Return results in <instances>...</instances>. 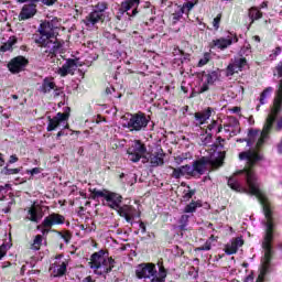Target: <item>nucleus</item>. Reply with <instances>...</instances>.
<instances>
[{
	"label": "nucleus",
	"mask_w": 282,
	"mask_h": 282,
	"mask_svg": "<svg viewBox=\"0 0 282 282\" xmlns=\"http://www.w3.org/2000/svg\"><path fill=\"white\" fill-rule=\"evenodd\" d=\"M261 154L254 151L241 152L239 154V160H246L247 167L243 171L238 172V174L242 175L248 186V192L251 195H256L262 206L264 215L262 224L265 232L262 241V248L264 250L262 265H270V261L272 259V239H274V212L272 210V206H270V202H268V198L263 195V192L259 189L257 175L252 171V166H256L257 162H261Z\"/></svg>",
	"instance_id": "obj_1"
},
{
	"label": "nucleus",
	"mask_w": 282,
	"mask_h": 282,
	"mask_svg": "<svg viewBox=\"0 0 282 282\" xmlns=\"http://www.w3.org/2000/svg\"><path fill=\"white\" fill-rule=\"evenodd\" d=\"M275 72L280 80L273 98V106L265 118L261 133L259 134V130L250 129L248 139H238L237 142H247V147H252L256 142V148L261 149L265 140L270 138V133H272V129H274V124L276 123V118H279V113L282 111V62L275 67Z\"/></svg>",
	"instance_id": "obj_2"
},
{
	"label": "nucleus",
	"mask_w": 282,
	"mask_h": 282,
	"mask_svg": "<svg viewBox=\"0 0 282 282\" xmlns=\"http://www.w3.org/2000/svg\"><path fill=\"white\" fill-rule=\"evenodd\" d=\"M37 32L39 34L33 35L34 43L39 45V47H44L45 54H48V56H56V54H61L63 43H61V41H58L54 34L53 21L42 22L37 29Z\"/></svg>",
	"instance_id": "obj_3"
},
{
	"label": "nucleus",
	"mask_w": 282,
	"mask_h": 282,
	"mask_svg": "<svg viewBox=\"0 0 282 282\" xmlns=\"http://www.w3.org/2000/svg\"><path fill=\"white\" fill-rule=\"evenodd\" d=\"M93 195H95V197H105L107 206H109V208H113V210H117L120 217H124L126 221L133 226V220L135 219V215L138 212L135 210V208L129 205L120 206V204H122L121 195L116 193L105 194V192L96 189L93 192Z\"/></svg>",
	"instance_id": "obj_4"
},
{
	"label": "nucleus",
	"mask_w": 282,
	"mask_h": 282,
	"mask_svg": "<svg viewBox=\"0 0 282 282\" xmlns=\"http://www.w3.org/2000/svg\"><path fill=\"white\" fill-rule=\"evenodd\" d=\"M113 263H116V260L106 256L102 250L93 253L90 257V268L94 270L95 274H98L99 276L109 274V272L113 270Z\"/></svg>",
	"instance_id": "obj_5"
},
{
	"label": "nucleus",
	"mask_w": 282,
	"mask_h": 282,
	"mask_svg": "<svg viewBox=\"0 0 282 282\" xmlns=\"http://www.w3.org/2000/svg\"><path fill=\"white\" fill-rule=\"evenodd\" d=\"M217 158L215 161H212L208 158H202L197 161H195L193 163L194 165V173H198L199 175H204V173H206V171H208V169H210V166H221V164H224V158H226V153L225 152H217Z\"/></svg>",
	"instance_id": "obj_6"
},
{
	"label": "nucleus",
	"mask_w": 282,
	"mask_h": 282,
	"mask_svg": "<svg viewBox=\"0 0 282 282\" xmlns=\"http://www.w3.org/2000/svg\"><path fill=\"white\" fill-rule=\"evenodd\" d=\"M149 122L150 120L144 112H138L131 116L126 127H128L130 131H144V129L149 127Z\"/></svg>",
	"instance_id": "obj_7"
},
{
	"label": "nucleus",
	"mask_w": 282,
	"mask_h": 282,
	"mask_svg": "<svg viewBox=\"0 0 282 282\" xmlns=\"http://www.w3.org/2000/svg\"><path fill=\"white\" fill-rule=\"evenodd\" d=\"M145 153L147 145H144L140 140L134 141L128 149V158L130 162H140Z\"/></svg>",
	"instance_id": "obj_8"
},
{
	"label": "nucleus",
	"mask_w": 282,
	"mask_h": 282,
	"mask_svg": "<svg viewBox=\"0 0 282 282\" xmlns=\"http://www.w3.org/2000/svg\"><path fill=\"white\" fill-rule=\"evenodd\" d=\"M28 1L31 2L23 6L19 14L20 21H28V19H32V17L36 14V3H39L41 0H17L18 3H28Z\"/></svg>",
	"instance_id": "obj_9"
},
{
	"label": "nucleus",
	"mask_w": 282,
	"mask_h": 282,
	"mask_svg": "<svg viewBox=\"0 0 282 282\" xmlns=\"http://www.w3.org/2000/svg\"><path fill=\"white\" fill-rule=\"evenodd\" d=\"M69 111L72 109L66 107L65 112H58L55 117H47L48 118V126L46 128L47 131H54L61 126V122H65V120L69 119Z\"/></svg>",
	"instance_id": "obj_10"
},
{
	"label": "nucleus",
	"mask_w": 282,
	"mask_h": 282,
	"mask_svg": "<svg viewBox=\"0 0 282 282\" xmlns=\"http://www.w3.org/2000/svg\"><path fill=\"white\" fill-rule=\"evenodd\" d=\"M135 274L139 279H151L158 274V270L153 263H141L137 267Z\"/></svg>",
	"instance_id": "obj_11"
},
{
	"label": "nucleus",
	"mask_w": 282,
	"mask_h": 282,
	"mask_svg": "<svg viewBox=\"0 0 282 282\" xmlns=\"http://www.w3.org/2000/svg\"><path fill=\"white\" fill-rule=\"evenodd\" d=\"M65 224V216L53 213L44 218L39 228H52V226H61Z\"/></svg>",
	"instance_id": "obj_12"
},
{
	"label": "nucleus",
	"mask_w": 282,
	"mask_h": 282,
	"mask_svg": "<svg viewBox=\"0 0 282 282\" xmlns=\"http://www.w3.org/2000/svg\"><path fill=\"white\" fill-rule=\"evenodd\" d=\"M232 43H239V37L235 35L234 37L228 35L227 37H219L213 40L210 43L212 47H217V50H228Z\"/></svg>",
	"instance_id": "obj_13"
},
{
	"label": "nucleus",
	"mask_w": 282,
	"mask_h": 282,
	"mask_svg": "<svg viewBox=\"0 0 282 282\" xmlns=\"http://www.w3.org/2000/svg\"><path fill=\"white\" fill-rule=\"evenodd\" d=\"M26 66L28 59L23 56L14 57L8 64L9 72H11V74H19L20 72H23Z\"/></svg>",
	"instance_id": "obj_14"
},
{
	"label": "nucleus",
	"mask_w": 282,
	"mask_h": 282,
	"mask_svg": "<svg viewBox=\"0 0 282 282\" xmlns=\"http://www.w3.org/2000/svg\"><path fill=\"white\" fill-rule=\"evenodd\" d=\"M246 65H248L246 57L231 59V63L227 66V76H232L241 72Z\"/></svg>",
	"instance_id": "obj_15"
},
{
	"label": "nucleus",
	"mask_w": 282,
	"mask_h": 282,
	"mask_svg": "<svg viewBox=\"0 0 282 282\" xmlns=\"http://www.w3.org/2000/svg\"><path fill=\"white\" fill-rule=\"evenodd\" d=\"M75 69H78V64H76V59L69 58L58 68L57 74L63 77L69 74L74 75Z\"/></svg>",
	"instance_id": "obj_16"
},
{
	"label": "nucleus",
	"mask_w": 282,
	"mask_h": 282,
	"mask_svg": "<svg viewBox=\"0 0 282 282\" xmlns=\"http://www.w3.org/2000/svg\"><path fill=\"white\" fill-rule=\"evenodd\" d=\"M105 21V13H100L98 11L90 12L85 19L84 23L87 28L90 25H96V23H102Z\"/></svg>",
	"instance_id": "obj_17"
},
{
	"label": "nucleus",
	"mask_w": 282,
	"mask_h": 282,
	"mask_svg": "<svg viewBox=\"0 0 282 282\" xmlns=\"http://www.w3.org/2000/svg\"><path fill=\"white\" fill-rule=\"evenodd\" d=\"M213 116V108H207L206 110L195 112L194 118L196 122V127H202L206 122V120L210 119Z\"/></svg>",
	"instance_id": "obj_18"
},
{
	"label": "nucleus",
	"mask_w": 282,
	"mask_h": 282,
	"mask_svg": "<svg viewBox=\"0 0 282 282\" xmlns=\"http://www.w3.org/2000/svg\"><path fill=\"white\" fill-rule=\"evenodd\" d=\"M137 6H140V0H126L121 3L120 10L121 12H129V10H132V17H135L138 14V9H135Z\"/></svg>",
	"instance_id": "obj_19"
},
{
	"label": "nucleus",
	"mask_w": 282,
	"mask_h": 282,
	"mask_svg": "<svg viewBox=\"0 0 282 282\" xmlns=\"http://www.w3.org/2000/svg\"><path fill=\"white\" fill-rule=\"evenodd\" d=\"M52 89H56V83H54V78L52 77L44 78L40 87L41 94H50Z\"/></svg>",
	"instance_id": "obj_20"
},
{
	"label": "nucleus",
	"mask_w": 282,
	"mask_h": 282,
	"mask_svg": "<svg viewBox=\"0 0 282 282\" xmlns=\"http://www.w3.org/2000/svg\"><path fill=\"white\" fill-rule=\"evenodd\" d=\"M28 219L39 224L40 219H43V212L36 207H31L28 212Z\"/></svg>",
	"instance_id": "obj_21"
},
{
	"label": "nucleus",
	"mask_w": 282,
	"mask_h": 282,
	"mask_svg": "<svg viewBox=\"0 0 282 282\" xmlns=\"http://www.w3.org/2000/svg\"><path fill=\"white\" fill-rule=\"evenodd\" d=\"M243 246V239L241 238H236L231 245H228L226 248V253L227 254H236V252Z\"/></svg>",
	"instance_id": "obj_22"
},
{
	"label": "nucleus",
	"mask_w": 282,
	"mask_h": 282,
	"mask_svg": "<svg viewBox=\"0 0 282 282\" xmlns=\"http://www.w3.org/2000/svg\"><path fill=\"white\" fill-rule=\"evenodd\" d=\"M272 91H274V88L272 87H267L259 97V105L256 107L257 111H259V109H261V105H265V102H268V98H270V96H272Z\"/></svg>",
	"instance_id": "obj_23"
},
{
	"label": "nucleus",
	"mask_w": 282,
	"mask_h": 282,
	"mask_svg": "<svg viewBox=\"0 0 282 282\" xmlns=\"http://www.w3.org/2000/svg\"><path fill=\"white\" fill-rule=\"evenodd\" d=\"M184 14L188 13L185 11V9L180 4H174V11L172 13V19L174 23H177V21H181V19L184 17Z\"/></svg>",
	"instance_id": "obj_24"
},
{
	"label": "nucleus",
	"mask_w": 282,
	"mask_h": 282,
	"mask_svg": "<svg viewBox=\"0 0 282 282\" xmlns=\"http://www.w3.org/2000/svg\"><path fill=\"white\" fill-rule=\"evenodd\" d=\"M228 186L237 193H241V191H245V193L248 192L247 188L241 187V184H239V178L237 176H232L228 180Z\"/></svg>",
	"instance_id": "obj_25"
},
{
	"label": "nucleus",
	"mask_w": 282,
	"mask_h": 282,
	"mask_svg": "<svg viewBox=\"0 0 282 282\" xmlns=\"http://www.w3.org/2000/svg\"><path fill=\"white\" fill-rule=\"evenodd\" d=\"M151 166H162L164 164V154H152L150 155Z\"/></svg>",
	"instance_id": "obj_26"
},
{
	"label": "nucleus",
	"mask_w": 282,
	"mask_h": 282,
	"mask_svg": "<svg viewBox=\"0 0 282 282\" xmlns=\"http://www.w3.org/2000/svg\"><path fill=\"white\" fill-rule=\"evenodd\" d=\"M174 54H180L181 58H175V63H189L191 62V54L185 53L184 51L176 48Z\"/></svg>",
	"instance_id": "obj_27"
},
{
	"label": "nucleus",
	"mask_w": 282,
	"mask_h": 282,
	"mask_svg": "<svg viewBox=\"0 0 282 282\" xmlns=\"http://www.w3.org/2000/svg\"><path fill=\"white\" fill-rule=\"evenodd\" d=\"M197 208H202V200H193L188 205L185 206L184 213H195Z\"/></svg>",
	"instance_id": "obj_28"
},
{
	"label": "nucleus",
	"mask_w": 282,
	"mask_h": 282,
	"mask_svg": "<svg viewBox=\"0 0 282 282\" xmlns=\"http://www.w3.org/2000/svg\"><path fill=\"white\" fill-rule=\"evenodd\" d=\"M263 17V13L259 11L257 8H251L249 10V18L251 19V23H254V21H259Z\"/></svg>",
	"instance_id": "obj_29"
},
{
	"label": "nucleus",
	"mask_w": 282,
	"mask_h": 282,
	"mask_svg": "<svg viewBox=\"0 0 282 282\" xmlns=\"http://www.w3.org/2000/svg\"><path fill=\"white\" fill-rule=\"evenodd\" d=\"M54 276H63L67 272V264L63 262L59 265L54 267Z\"/></svg>",
	"instance_id": "obj_30"
},
{
	"label": "nucleus",
	"mask_w": 282,
	"mask_h": 282,
	"mask_svg": "<svg viewBox=\"0 0 282 282\" xmlns=\"http://www.w3.org/2000/svg\"><path fill=\"white\" fill-rule=\"evenodd\" d=\"M17 44V39L10 37L7 43H4L0 47V52H10L12 50V46Z\"/></svg>",
	"instance_id": "obj_31"
},
{
	"label": "nucleus",
	"mask_w": 282,
	"mask_h": 282,
	"mask_svg": "<svg viewBox=\"0 0 282 282\" xmlns=\"http://www.w3.org/2000/svg\"><path fill=\"white\" fill-rule=\"evenodd\" d=\"M197 0H185V2L182 4V8L188 14V12H191L192 9L195 8V6H197Z\"/></svg>",
	"instance_id": "obj_32"
},
{
	"label": "nucleus",
	"mask_w": 282,
	"mask_h": 282,
	"mask_svg": "<svg viewBox=\"0 0 282 282\" xmlns=\"http://www.w3.org/2000/svg\"><path fill=\"white\" fill-rule=\"evenodd\" d=\"M208 131H213V133H221V130L224 127H221V123H218L217 121H213L208 127Z\"/></svg>",
	"instance_id": "obj_33"
},
{
	"label": "nucleus",
	"mask_w": 282,
	"mask_h": 282,
	"mask_svg": "<svg viewBox=\"0 0 282 282\" xmlns=\"http://www.w3.org/2000/svg\"><path fill=\"white\" fill-rule=\"evenodd\" d=\"M214 241H217V239H215V236H210L209 239L203 246L198 247L196 250H210L213 248Z\"/></svg>",
	"instance_id": "obj_34"
},
{
	"label": "nucleus",
	"mask_w": 282,
	"mask_h": 282,
	"mask_svg": "<svg viewBox=\"0 0 282 282\" xmlns=\"http://www.w3.org/2000/svg\"><path fill=\"white\" fill-rule=\"evenodd\" d=\"M164 279H166V270H164L163 267L160 268L159 276L153 275L151 282H164Z\"/></svg>",
	"instance_id": "obj_35"
},
{
	"label": "nucleus",
	"mask_w": 282,
	"mask_h": 282,
	"mask_svg": "<svg viewBox=\"0 0 282 282\" xmlns=\"http://www.w3.org/2000/svg\"><path fill=\"white\" fill-rule=\"evenodd\" d=\"M21 169H23V167L9 169L7 165L2 169L1 175H17L18 173H21Z\"/></svg>",
	"instance_id": "obj_36"
},
{
	"label": "nucleus",
	"mask_w": 282,
	"mask_h": 282,
	"mask_svg": "<svg viewBox=\"0 0 282 282\" xmlns=\"http://www.w3.org/2000/svg\"><path fill=\"white\" fill-rule=\"evenodd\" d=\"M43 243V236L37 235L31 245V250H41V245Z\"/></svg>",
	"instance_id": "obj_37"
},
{
	"label": "nucleus",
	"mask_w": 282,
	"mask_h": 282,
	"mask_svg": "<svg viewBox=\"0 0 282 282\" xmlns=\"http://www.w3.org/2000/svg\"><path fill=\"white\" fill-rule=\"evenodd\" d=\"M188 219L189 216L188 215H182L180 220H178V228L180 230H186V226H188Z\"/></svg>",
	"instance_id": "obj_38"
},
{
	"label": "nucleus",
	"mask_w": 282,
	"mask_h": 282,
	"mask_svg": "<svg viewBox=\"0 0 282 282\" xmlns=\"http://www.w3.org/2000/svg\"><path fill=\"white\" fill-rule=\"evenodd\" d=\"M204 78H205V82L207 83V85H213L217 80L218 76H217V73L212 72V73L205 75Z\"/></svg>",
	"instance_id": "obj_39"
},
{
	"label": "nucleus",
	"mask_w": 282,
	"mask_h": 282,
	"mask_svg": "<svg viewBox=\"0 0 282 282\" xmlns=\"http://www.w3.org/2000/svg\"><path fill=\"white\" fill-rule=\"evenodd\" d=\"M57 235L64 239L65 243L72 241V232L69 230L58 231Z\"/></svg>",
	"instance_id": "obj_40"
},
{
	"label": "nucleus",
	"mask_w": 282,
	"mask_h": 282,
	"mask_svg": "<svg viewBox=\"0 0 282 282\" xmlns=\"http://www.w3.org/2000/svg\"><path fill=\"white\" fill-rule=\"evenodd\" d=\"M181 171L183 173V175H193L195 173V167L194 165H183L181 166Z\"/></svg>",
	"instance_id": "obj_41"
},
{
	"label": "nucleus",
	"mask_w": 282,
	"mask_h": 282,
	"mask_svg": "<svg viewBox=\"0 0 282 282\" xmlns=\"http://www.w3.org/2000/svg\"><path fill=\"white\" fill-rule=\"evenodd\" d=\"M197 193L195 189H188L183 192V199L184 202H188V199H192L193 196Z\"/></svg>",
	"instance_id": "obj_42"
},
{
	"label": "nucleus",
	"mask_w": 282,
	"mask_h": 282,
	"mask_svg": "<svg viewBox=\"0 0 282 282\" xmlns=\"http://www.w3.org/2000/svg\"><path fill=\"white\" fill-rule=\"evenodd\" d=\"M106 9H107V3L101 2V3H98V4L95 7L94 11H95V12H99L100 14H105V10H106Z\"/></svg>",
	"instance_id": "obj_43"
},
{
	"label": "nucleus",
	"mask_w": 282,
	"mask_h": 282,
	"mask_svg": "<svg viewBox=\"0 0 282 282\" xmlns=\"http://www.w3.org/2000/svg\"><path fill=\"white\" fill-rule=\"evenodd\" d=\"M210 61V53H205L204 57L199 59L198 65L202 67Z\"/></svg>",
	"instance_id": "obj_44"
},
{
	"label": "nucleus",
	"mask_w": 282,
	"mask_h": 282,
	"mask_svg": "<svg viewBox=\"0 0 282 282\" xmlns=\"http://www.w3.org/2000/svg\"><path fill=\"white\" fill-rule=\"evenodd\" d=\"M182 167L173 169L172 177H175V180H180L183 176Z\"/></svg>",
	"instance_id": "obj_45"
},
{
	"label": "nucleus",
	"mask_w": 282,
	"mask_h": 282,
	"mask_svg": "<svg viewBox=\"0 0 282 282\" xmlns=\"http://www.w3.org/2000/svg\"><path fill=\"white\" fill-rule=\"evenodd\" d=\"M221 22V13H219L215 19H214V22H213V25L216 30H219V23Z\"/></svg>",
	"instance_id": "obj_46"
},
{
	"label": "nucleus",
	"mask_w": 282,
	"mask_h": 282,
	"mask_svg": "<svg viewBox=\"0 0 282 282\" xmlns=\"http://www.w3.org/2000/svg\"><path fill=\"white\" fill-rule=\"evenodd\" d=\"M8 188H10V185H9V184L0 185V196H1L2 199L6 198V196H3V192L7 193V192H8Z\"/></svg>",
	"instance_id": "obj_47"
},
{
	"label": "nucleus",
	"mask_w": 282,
	"mask_h": 282,
	"mask_svg": "<svg viewBox=\"0 0 282 282\" xmlns=\"http://www.w3.org/2000/svg\"><path fill=\"white\" fill-rule=\"evenodd\" d=\"M279 54H281V47L280 46L275 47V50L273 51V54L270 55L271 61H274V58L278 57Z\"/></svg>",
	"instance_id": "obj_48"
},
{
	"label": "nucleus",
	"mask_w": 282,
	"mask_h": 282,
	"mask_svg": "<svg viewBox=\"0 0 282 282\" xmlns=\"http://www.w3.org/2000/svg\"><path fill=\"white\" fill-rule=\"evenodd\" d=\"M208 85H210V84L204 82L203 85L199 87V94H204V93L208 91V89H209Z\"/></svg>",
	"instance_id": "obj_49"
},
{
	"label": "nucleus",
	"mask_w": 282,
	"mask_h": 282,
	"mask_svg": "<svg viewBox=\"0 0 282 282\" xmlns=\"http://www.w3.org/2000/svg\"><path fill=\"white\" fill-rule=\"evenodd\" d=\"M17 162H19V158L17 156V154H12L7 165L9 166V164H14Z\"/></svg>",
	"instance_id": "obj_50"
},
{
	"label": "nucleus",
	"mask_w": 282,
	"mask_h": 282,
	"mask_svg": "<svg viewBox=\"0 0 282 282\" xmlns=\"http://www.w3.org/2000/svg\"><path fill=\"white\" fill-rule=\"evenodd\" d=\"M37 230H41L42 235H47L50 230H52V227H39Z\"/></svg>",
	"instance_id": "obj_51"
},
{
	"label": "nucleus",
	"mask_w": 282,
	"mask_h": 282,
	"mask_svg": "<svg viewBox=\"0 0 282 282\" xmlns=\"http://www.w3.org/2000/svg\"><path fill=\"white\" fill-rule=\"evenodd\" d=\"M275 131H282V117H280L275 123Z\"/></svg>",
	"instance_id": "obj_52"
},
{
	"label": "nucleus",
	"mask_w": 282,
	"mask_h": 282,
	"mask_svg": "<svg viewBox=\"0 0 282 282\" xmlns=\"http://www.w3.org/2000/svg\"><path fill=\"white\" fill-rule=\"evenodd\" d=\"M213 140V133H208L205 139L203 140L204 144H210V141Z\"/></svg>",
	"instance_id": "obj_53"
},
{
	"label": "nucleus",
	"mask_w": 282,
	"mask_h": 282,
	"mask_svg": "<svg viewBox=\"0 0 282 282\" xmlns=\"http://www.w3.org/2000/svg\"><path fill=\"white\" fill-rule=\"evenodd\" d=\"M11 208H12V202H9L8 205L4 208H2V213L8 214L10 213Z\"/></svg>",
	"instance_id": "obj_54"
},
{
	"label": "nucleus",
	"mask_w": 282,
	"mask_h": 282,
	"mask_svg": "<svg viewBox=\"0 0 282 282\" xmlns=\"http://www.w3.org/2000/svg\"><path fill=\"white\" fill-rule=\"evenodd\" d=\"M53 90H54V98H58V96L63 94V90H61V88H58L57 86Z\"/></svg>",
	"instance_id": "obj_55"
},
{
	"label": "nucleus",
	"mask_w": 282,
	"mask_h": 282,
	"mask_svg": "<svg viewBox=\"0 0 282 282\" xmlns=\"http://www.w3.org/2000/svg\"><path fill=\"white\" fill-rule=\"evenodd\" d=\"M243 282H254V274L251 272L249 275L246 276Z\"/></svg>",
	"instance_id": "obj_56"
},
{
	"label": "nucleus",
	"mask_w": 282,
	"mask_h": 282,
	"mask_svg": "<svg viewBox=\"0 0 282 282\" xmlns=\"http://www.w3.org/2000/svg\"><path fill=\"white\" fill-rule=\"evenodd\" d=\"M44 6H54L56 0H41Z\"/></svg>",
	"instance_id": "obj_57"
},
{
	"label": "nucleus",
	"mask_w": 282,
	"mask_h": 282,
	"mask_svg": "<svg viewBox=\"0 0 282 282\" xmlns=\"http://www.w3.org/2000/svg\"><path fill=\"white\" fill-rule=\"evenodd\" d=\"M3 257H6V247H4V245H2L0 247V260L3 259Z\"/></svg>",
	"instance_id": "obj_58"
},
{
	"label": "nucleus",
	"mask_w": 282,
	"mask_h": 282,
	"mask_svg": "<svg viewBox=\"0 0 282 282\" xmlns=\"http://www.w3.org/2000/svg\"><path fill=\"white\" fill-rule=\"evenodd\" d=\"M29 173H31L32 175H39V173H41V169L34 167V169L30 170Z\"/></svg>",
	"instance_id": "obj_59"
},
{
	"label": "nucleus",
	"mask_w": 282,
	"mask_h": 282,
	"mask_svg": "<svg viewBox=\"0 0 282 282\" xmlns=\"http://www.w3.org/2000/svg\"><path fill=\"white\" fill-rule=\"evenodd\" d=\"M149 159L151 160V156H147V153L141 156L143 164H147V162H149Z\"/></svg>",
	"instance_id": "obj_60"
},
{
	"label": "nucleus",
	"mask_w": 282,
	"mask_h": 282,
	"mask_svg": "<svg viewBox=\"0 0 282 282\" xmlns=\"http://www.w3.org/2000/svg\"><path fill=\"white\" fill-rule=\"evenodd\" d=\"M139 227L141 228V232L144 235V232H147V225H144V223H140Z\"/></svg>",
	"instance_id": "obj_61"
},
{
	"label": "nucleus",
	"mask_w": 282,
	"mask_h": 282,
	"mask_svg": "<svg viewBox=\"0 0 282 282\" xmlns=\"http://www.w3.org/2000/svg\"><path fill=\"white\" fill-rule=\"evenodd\" d=\"M113 91H116L115 87H107L106 88V94L109 96V94H113Z\"/></svg>",
	"instance_id": "obj_62"
},
{
	"label": "nucleus",
	"mask_w": 282,
	"mask_h": 282,
	"mask_svg": "<svg viewBox=\"0 0 282 282\" xmlns=\"http://www.w3.org/2000/svg\"><path fill=\"white\" fill-rule=\"evenodd\" d=\"M6 164V159H3V153H0V166Z\"/></svg>",
	"instance_id": "obj_63"
},
{
	"label": "nucleus",
	"mask_w": 282,
	"mask_h": 282,
	"mask_svg": "<svg viewBox=\"0 0 282 282\" xmlns=\"http://www.w3.org/2000/svg\"><path fill=\"white\" fill-rule=\"evenodd\" d=\"M248 122L249 124H254V117L250 116Z\"/></svg>",
	"instance_id": "obj_64"
}]
</instances>
